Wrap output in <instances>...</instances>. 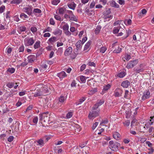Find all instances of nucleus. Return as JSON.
<instances>
[{
	"mask_svg": "<svg viewBox=\"0 0 154 154\" xmlns=\"http://www.w3.org/2000/svg\"><path fill=\"white\" fill-rule=\"evenodd\" d=\"M109 147L112 151H116L118 148L120 146V144L117 142L114 143L112 141H110L109 142Z\"/></svg>",
	"mask_w": 154,
	"mask_h": 154,
	"instance_id": "f257e3e1",
	"label": "nucleus"
},
{
	"mask_svg": "<svg viewBox=\"0 0 154 154\" xmlns=\"http://www.w3.org/2000/svg\"><path fill=\"white\" fill-rule=\"evenodd\" d=\"M24 45L26 46L32 45L35 42L33 38L27 37L24 40Z\"/></svg>",
	"mask_w": 154,
	"mask_h": 154,
	"instance_id": "f03ea898",
	"label": "nucleus"
},
{
	"mask_svg": "<svg viewBox=\"0 0 154 154\" xmlns=\"http://www.w3.org/2000/svg\"><path fill=\"white\" fill-rule=\"evenodd\" d=\"M99 113L100 109L97 110H92L89 114L88 118L90 119L93 120L99 116Z\"/></svg>",
	"mask_w": 154,
	"mask_h": 154,
	"instance_id": "7ed1b4c3",
	"label": "nucleus"
},
{
	"mask_svg": "<svg viewBox=\"0 0 154 154\" xmlns=\"http://www.w3.org/2000/svg\"><path fill=\"white\" fill-rule=\"evenodd\" d=\"M138 63V60H131L128 62L126 66L128 69L132 68L135 66Z\"/></svg>",
	"mask_w": 154,
	"mask_h": 154,
	"instance_id": "20e7f679",
	"label": "nucleus"
},
{
	"mask_svg": "<svg viewBox=\"0 0 154 154\" xmlns=\"http://www.w3.org/2000/svg\"><path fill=\"white\" fill-rule=\"evenodd\" d=\"M32 7L30 5L26 6L23 9V11L29 15L32 14Z\"/></svg>",
	"mask_w": 154,
	"mask_h": 154,
	"instance_id": "39448f33",
	"label": "nucleus"
},
{
	"mask_svg": "<svg viewBox=\"0 0 154 154\" xmlns=\"http://www.w3.org/2000/svg\"><path fill=\"white\" fill-rule=\"evenodd\" d=\"M39 119L41 120H43L44 122L46 121L49 120L48 119V112H44L41 114H39Z\"/></svg>",
	"mask_w": 154,
	"mask_h": 154,
	"instance_id": "423d86ee",
	"label": "nucleus"
},
{
	"mask_svg": "<svg viewBox=\"0 0 154 154\" xmlns=\"http://www.w3.org/2000/svg\"><path fill=\"white\" fill-rule=\"evenodd\" d=\"M123 91L119 88H117L114 91V95L116 97H120L122 96Z\"/></svg>",
	"mask_w": 154,
	"mask_h": 154,
	"instance_id": "0eeeda50",
	"label": "nucleus"
},
{
	"mask_svg": "<svg viewBox=\"0 0 154 154\" xmlns=\"http://www.w3.org/2000/svg\"><path fill=\"white\" fill-rule=\"evenodd\" d=\"M121 57L122 60L124 61H128L131 58L130 54L125 53Z\"/></svg>",
	"mask_w": 154,
	"mask_h": 154,
	"instance_id": "6e6552de",
	"label": "nucleus"
},
{
	"mask_svg": "<svg viewBox=\"0 0 154 154\" xmlns=\"http://www.w3.org/2000/svg\"><path fill=\"white\" fill-rule=\"evenodd\" d=\"M72 52V48L71 47H69L66 48L64 53L65 56H67L70 55Z\"/></svg>",
	"mask_w": 154,
	"mask_h": 154,
	"instance_id": "1a4fd4ad",
	"label": "nucleus"
},
{
	"mask_svg": "<svg viewBox=\"0 0 154 154\" xmlns=\"http://www.w3.org/2000/svg\"><path fill=\"white\" fill-rule=\"evenodd\" d=\"M150 96V92L148 91L145 92L143 93V94L142 97V99L144 100L146 99L149 98Z\"/></svg>",
	"mask_w": 154,
	"mask_h": 154,
	"instance_id": "9d476101",
	"label": "nucleus"
},
{
	"mask_svg": "<svg viewBox=\"0 0 154 154\" xmlns=\"http://www.w3.org/2000/svg\"><path fill=\"white\" fill-rule=\"evenodd\" d=\"M113 138L116 140H119L120 139L121 135L117 132H115L113 133Z\"/></svg>",
	"mask_w": 154,
	"mask_h": 154,
	"instance_id": "9b49d317",
	"label": "nucleus"
},
{
	"mask_svg": "<svg viewBox=\"0 0 154 154\" xmlns=\"http://www.w3.org/2000/svg\"><path fill=\"white\" fill-rule=\"evenodd\" d=\"M143 64H140L139 66V67L137 68L135 71L139 73L143 72L144 70V68L143 67Z\"/></svg>",
	"mask_w": 154,
	"mask_h": 154,
	"instance_id": "f8f14e48",
	"label": "nucleus"
},
{
	"mask_svg": "<svg viewBox=\"0 0 154 154\" xmlns=\"http://www.w3.org/2000/svg\"><path fill=\"white\" fill-rule=\"evenodd\" d=\"M66 129L65 126L60 127H58V133L60 134H63L66 131Z\"/></svg>",
	"mask_w": 154,
	"mask_h": 154,
	"instance_id": "ddd939ff",
	"label": "nucleus"
},
{
	"mask_svg": "<svg viewBox=\"0 0 154 154\" xmlns=\"http://www.w3.org/2000/svg\"><path fill=\"white\" fill-rule=\"evenodd\" d=\"M57 76L59 77L60 79H63L66 76V75L64 71H62L57 74Z\"/></svg>",
	"mask_w": 154,
	"mask_h": 154,
	"instance_id": "4468645a",
	"label": "nucleus"
},
{
	"mask_svg": "<svg viewBox=\"0 0 154 154\" xmlns=\"http://www.w3.org/2000/svg\"><path fill=\"white\" fill-rule=\"evenodd\" d=\"M35 57L34 55H30L28 57V59L29 63L33 62L35 60Z\"/></svg>",
	"mask_w": 154,
	"mask_h": 154,
	"instance_id": "2eb2a0df",
	"label": "nucleus"
},
{
	"mask_svg": "<svg viewBox=\"0 0 154 154\" xmlns=\"http://www.w3.org/2000/svg\"><path fill=\"white\" fill-rule=\"evenodd\" d=\"M130 85V82L128 80H125L122 82L121 86L124 88H127Z\"/></svg>",
	"mask_w": 154,
	"mask_h": 154,
	"instance_id": "dca6fc26",
	"label": "nucleus"
},
{
	"mask_svg": "<svg viewBox=\"0 0 154 154\" xmlns=\"http://www.w3.org/2000/svg\"><path fill=\"white\" fill-rule=\"evenodd\" d=\"M110 4L112 7H115L116 8H119V5L116 2L113 0L110 2Z\"/></svg>",
	"mask_w": 154,
	"mask_h": 154,
	"instance_id": "f3484780",
	"label": "nucleus"
},
{
	"mask_svg": "<svg viewBox=\"0 0 154 154\" xmlns=\"http://www.w3.org/2000/svg\"><path fill=\"white\" fill-rule=\"evenodd\" d=\"M36 144L42 147L44 145V141L42 139H40L37 141Z\"/></svg>",
	"mask_w": 154,
	"mask_h": 154,
	"instance_id": "a211bd4d",
	"label": "nucleus"
},
{
	"mask_svg": "<svg viewBox=\"0 0 154 154\" xmlns=\"http://www.w3.org/2000/svg\"><path fill=\"white\" fill-rule=\"evenodd\" d=\"M83 44L81 40L78 41L76 44V46L77 49H78L81 48Z\"/></svg>",
	"mask_w": 154,
	"mask_h": 154,
	"instance_id": "6ab92c4d",
	"label": "nucleus"
},
{
	"mask_svg": "<svg viewBox=\"0 0 154 154\" xmlns=\"http://www.w3.org/2000/svg\"><path fill=\"white\" fill-rule=\"evenodd\" d=\"M40 42L39 41H37L34 45L33 47L34 49L38 48L40 46Z\"/></svg>",
	"mask_w": 154,
	"mask_h": 154,
	"instance_id": "aec40b11",
	"label": "nucleus"
},
{
	"mask_svg": "<svg viewBox=\"0 0 154 154\" xmlns=\"http://www.w3.org/2000/svg\"><path fill=\"white\" fill-rule=\"evenodd\" d=\"M91 41H88L85 45L84 48V50H89V47L91 44Z\"/></svg>",
	"mask_w": 154,
	"mask_h": 154,
	"instance_id": "412c9836",
	"label": "nucleus"
},
{
	"mask_svg": "<svg viewBox=\"0 0 154 154\" xmlns=\"http://www.w3.org/2000/svg\"><path fill=\"white\" fill-rule=\"evenodd\" d=\"M70 32H73V34L74 35H76L78 34V32L76 30L75 28L74 27H71L70 29Z\"/></svg>",
	"mask_w": 154,
	"mask_h": 154,
	"instance_id": "4be33fe9",
	"label": "nucleus"
},
{
	"mask_svg": "<svg viewBox=\"0 0 154 154\" xmlns=\"http://www.w3.org/2000/svg\"><path fill=\"white\" fill-rule=\"evenodd\" d=\"M26 27L24 26H20L18 29V32L19 34H21V32H24L26 30Z\"/></svg>",
	"mask_w": 154,
	"mask_h": 154,
	"instance_id": "5701e85b",
	"label": "nucleus"
},
{
	"mask_svg": "<svg viewBox=\"0 0 154 154\" xmlns=\"http://www.w3.org/2000/svg\"><path fill=\"white\" fill-rule=\"evenodd\" d=\"M126 75V73L122 71L119 72L117 74V76L120 78H122L124 77Z\"/></svg>",
	"mask_w": 154,
	"mask_h": 154,
	"instance_id": "b1692460",
	"label": "nucleus"
},
{
	"mask_svg": "<svg viewBox=\"0 0 154 154\" xmlns=\"http://www.w3.org/2000/svg\"><path fill=\"white\" fill-rule=\"evenodd\" d=\"M107 48L105 46H102L98 50L101 53H104L107 50Z\"/></svg>",
	"mask_w": 154,
	"mask_h": 154,
	"instance_id": "393cba45",
	"label": "nucleus"
},
{
	"mask_svg": "<svg viewBox=\"0 0 154 154\" xmlns=\"http://www.w3.org/2000/svg\"><path fill=\"white\" fill-rule=\"evenodd\" d=\"M57 41L56 38L55 37H53L50 38L48 40V42L52 44Z\"/></svg>",
	"mask_w": 154,
	"mask_h": 154,
	"instance_id": "a878e982",
	"label": "nucleus"
},
{
	"mask_svg": "<svg viewBox=\"0 0 154 154\" xmlns=\"http://www.w3.org/2000/svg\"><path fill=\"white\" fill-rule=\"evenodd\" d=\"M69 18L70 20H71L74 21H77V17L75 16L73 14L69 16Z\"/></svg>",
	"mask_w": 154,
	"mask_h": 154,
	"instance_id": "bb28decb",
	"label": "nucleus"
},
{
	"mask_svg": "<svg viewBox=\"0 0 154 154\" xmlns=\"http://www.w3.org/2000/svg\"><path fill=\"white\" fill-rule=\"evenodd\" d=\"M76 6V5L74 2H72L71 4H69L68 5L69 8L72 10L75 9Z\"/></svg>",
	"mask_w": 154,
	"mask_h": 154,
	"instance_id": "cd10ccee",
	"label": "nucleus"
},
{
	"mask_svg": "<svg viewBox=\"0 0 154 154\" xmlns=\"http://www.w3.org/2000/svg\"><path fill=\"white\" fill-rule=\"evenodd\" d=\"M62 31L61 30L57 29H56L54 32L53 33L54 35H60L62 33Z\"/></svg>",
	"mask_w": 154,
	"mask_h": 154,
	"instance_id": "c85d7f7f",
	"label": "nucleus"
},
{
	"mask_svg": "<svg viewBox=\"0 0 154 154\" xmlns=\"http://www.w3.org/2000/svg\"><path fill=\"white\" fill-rule=\"evenodd\" d=\"M66 97L61 96L59 98V101L60 103H63L66 100Z\"/></svg>",
	"mask_w": 154,
	"mask_h": 154,
	"instance_id": "c756f323",
	"label": "nucleus"
},
{
	"mask_svg": "<svg viewBox=\"0 0 154 154\" xmlns=\"http://www.w3.org/2000/svg\"><path fill=\"white\" fill-rule=\"evenodd\" d=\"M124 97L126 99H130V96L129 94V91L128 90H126L125 91Z\"/></svg>",
	"mask_w": 154,
	"mask_h": 154,
	"instance_id": "7c9ffc66",
	"label": "nucleus"
},
{
	"mask_svg": "<svg viewBox=\"0 0 154 154\" xmlns=\"http://www.w3.org/2000/svg\"><path fill=\"white\" fill-rule=\"evenodd\" d=\"M22 1V0H13L11 2V3L12 4H18L20 3Z\"/></svg>",
	"mask_w": 154,
	"mask_h": 154,
	"instance_id": "2f4dec72",
	"label": "nucleus"
},
{
	"mask_svg": "<svg viewBox=\"0 0 154 154\" xmlns=\"http://www.w3.org/2000/svg\"><path fill=\"white\" fill-rule=\"evenodd\" d=\"M85 100V97H83L80 99L79 101L76 102V105H79V104H81L82 103H83Z\"/></svg>",
	"mask_w": 154,
	"mask_h": 154,
	"instance_id": "473e14b6",
	"label": "nucleus"
},
{
	"mask_svg": "<svg viewBox=\"0 0 154 154\" xmlns=\"http://www.w3.org/2000/svg\"><path fill=\"white\" fill-rule=\"evenodd\" d=\"M97 91V89L96 88H94L92 89V90H90L88 92V94L90 95H92L96 92Z\"/></svg>",
	"mask_w": 154,
	"mask_h": 154,
	"instance_id": "72a5a7b5",
	"label": "nucleus"
},
{
	"mask_svg": "<svg viewBox=\"0 0 154 154\" xmlns=\"http://www.w3.org/2000/svg\"><path fill=\"white\" fill-rule=\"evenodd\" d=\"M88 78V77L86 78L85 76L83 75H81L80 76V79L81 81L83 83H84L85 82L86 79Z\"/></svg>",
	"mask_w": 154,
	"mask_h": 154,
	"instance_id": "f704fd0d",
	"label": "nucleus"
},
{
	"mask_svg": "<svg viewBox=\"0 0 154 154\" xmlns=\"http://www.w3.org/2000/svg\"><path fill=\"white\" fill-rule=\"evenodd\" d=\"M15 84L17 85V83L14 82L9 83L7 84V86L10 88H11L14 87Z\"/></svg>",
	"mask_w": 154,
	"mask_h": 154,
	"instance_id": "c9c22d12",
	"label": "nucleus"
},
{
	"mask_svg": "<svg viewBox=\"0 0 154 154\" xmlns=\"http://www.w3.org/2000/svg\"><path fill=\"white\" fill-rule=\"evenodd\" d=\"M101 28V26H97L95 30V33L96 34H98L99 33Z\"/></svg>",
	"mask_w": 154,
	"mask_h": 154,
	"instance_id": "e433bc0d",
	"label": "nucleus"
},
{
	"mask_svg": "<svg viewBox=\"0 0 154 154\" xmlns=\"http://www.w3.org/2000/svg\"><path fill=\"white\" fill-rule=\"evenodd\" d=\"M125 24L127 26L130 25L132 23V21L130 19H128L127 20H125L124 22Z\"/></svg>",
	"mask_w": 154,
	"mask_h": 154,
	"instance_id": "4c0bfd02",
	"label": "nucleus"
},
{
	"mask_svg": "<svg viewBox=\"0 0 154 154\" xmlns=\"http://www.w3.org/2000/svg\"><path fill=\"white\" fill-rule=\"evenodd\" d=\"M60 2V0H53L51 1V4L55 5H57Z\"/></svg>",
	"mask_w": 154,
	"mask_h": 154,
	"instance_id": "58836bf2",
	"label": "nucleus"
},
{
	"mask_svg": "<svg viewBox=\"0 0 154 154\" xmlns=\"http://www.w3.org/2000/svg\"><path fill=\"white\" fill-rule=\"evenodd\" d=\"M111 87V86L110 84H108L106 86H104L103 87V91H105L108 90Z\"/></svg>",
	"mask_w": 154,
	"mask_h": 154,
	"instance_id": "ea45409f",
	"label": "nucleus"
},
{
	"mask_svg": "<svg viewBox=\"0 0 154 154\" xmlns=\"http://www.w3.org/2000/svg\"><path fill=\"white\" fill-rule=\"evenodd\" d=\"M20 17L22 19H27L28 18V17L25 14L22 13L20 15Z\"/></svg>",
	"mask_w": 154,
	"mask_h": 154,
	"instance_id": "a19ab883",
	"label": "nucleus"
},
{
	"mask_svg": "<svg viewBox=\"0 0 154 154\" xmlns=\"http://www.w3.org/2000/svg\"><path fill=\"white\" fill-rule=\"evenodd\" d=\"M30 30L33 34H35L37 31V28L35 26H32Z\"/></svg>",
	"mask_w": 154,
	"mask_h": 154,
	"instance_id": "79ce46f5",
	"label": "nucleus"
},
{
	"mask_svg": "<svg viewBox=\"0 0 154 154\" xmlns=\"http://www.w3.org/2000/svg\"><path fill=\"white\" fill-rule=\"evenodd\" d=\"M38 120L37 116H34L32 118V122L35 124H36L37 123Z\"/></svg>",
	"mask_w": 154,
	"mask_h": 154,
	"instance_id": "37998d69",
	"label": "nucleus"
},
{
	"mask_svg": "<svg viewBox=\"0 0 154 154\" xmlns=\"http://www.w3.org/2000/svg\"><path fill=\"white\" fill-rule=\"evenodd\" d=\"M104 17L105 20H109L110 19L112 18V16L111 15H104Z\"/></svg>",
	"mask_w": 154,
	"mask_h": 154,
	"instance_id": "c03bdc74",
	"label": "nucleus"
},
{
	"mask_svg": "<svg viewBox=\"0 0 154 154\" xmlns=\"http://www.w3.org/2000/svg\"><path fill=\"white\" fill-rule=\"evenodd\" d=\"M130 123V121L129 120H127L123 122V124L125 126L128 127Z\"/></svg>",
	"mask_w": 154,
	"mask_h": 154,
	"instance_id": "a18cd8bd",
	"label": "nucleus"
},
{
	"mask_svg": "<svg viewBox=\"0 0 154 154\" xmlns=\"http://www.w3.org/2000/svg\"><path fill=\"white\" fill-rule=\"evenodd\" d=\"M108 122V120L107 119H106L104 120H102L101 122L100 123V125L101 126H104L103 124H106Z\"/></svg>",
	"mask_w": 154,
	"mask_h": 154,
	"instance_id": "49530a36",
	"label": "nucleus"
},
{
	"mask_svg": "<svg viewBox=\"0 0 154 154\" xmlns=\"http://www.w3.org/2000/svg\"><path fill=\"white\" fill-rule=\"evenodd\" d=\"M122 20H118L115 21L113 24L114 26L120 25L122 23Z\"/></svg>",
	"mask_w": 154,
	"mask_h": 154,
	"instance_id": "de8ad7c7",
	"label": "nucleus"
},
{
	"mask_svg": "<svg viewBox=\"0 0 154 154\" xmlns=\"http://www.w3.org/2000/svg\"><path fill=\"white\" fill-rule=\"evenodd\" d=\"M69 29V26L67 23L65 24L63 27V29L64 31H68Z\"/></svg>",
	"mask_w": 154,
	"mask_h": 154,
	"instance_id": "09e8293b",
	"label": "nucleus"
},
{
	"mask_svg": "<svg viewBox=\"0 0 154 154\" xmlns=\"http://www.w3.org/2000/svg\"><path fill=\"white\" fill-rule=\"evenodd\" d=\"M15 71V69L13 68H9L7 70V71L11 73H14Z\"/></svg>",
	"mask_w": 154,
	"mask_h": 154,
	"instance_id": "8fccbe9b",
	"label": "nucleus"
},
{
	"mask_svg": "<svg viewBox=\"0 0 154 154\" xmlns=\"http://www.w3.org/2000/svg\"><path fill=\"white\" fill-rule=\"evenodd\" d=\"M59 13L60 14H63L65 11V9L64 8H61L59 9Z\"/></svg>",
	"mask_w": 154,
	"mask_h": 154,
	"instance_id": "3c124183",
	"label": "nucleus"
},
{
	"mask_svg": "<svg viewBox=\"0 0 154 154\" xmlns=\"http://www.w3.org/2000/svg\"><path fill=\"white\" fill-rule=\"evenodd\" d=\"M146 10L145 9H143L141 10V13L140 12L139 13L138 15L139 16H141V14H143V15H145L146 14Z\"/></svg>",
	"mask_w": 154,
	"mask_h": 154,
	"instance_id": "603ef678",
	"label": "nucleus"
},
{
	"mask_svg": "<svg viewBox=\"0 0 154 154\" xmlns=\"http://www.w3.org/2000/svg\"><path fill=\"white\" fill-rule=\"evenodd\" d=\"M122 49L120 47H118L117 49H116L114 51V52L116 53H119L122 51Z\"/></svg>",
	"mask_w": 154,
	"mask_h": 154,
	"instance_id": "864d4df0",
	"label": "nucleus"
},
{
	"mask_svg": "<svg viewBox=\"0 0 154 154\" xmlns=\"http://www.w3.org/2000/svg\"><path fill=\"white\" fill-rule=\"evenodd\" d=\"M73 114L72 112H68L66 115V117L67 119H69L72 117Z\"/></svg>",
	"mask_w": 154,
	"mask_h": 154,
	"instance_id": "5fc2aeb1",
	"label": "nucleus"
},
{
	"mask_svg": "<svg viewBox=\"0 0 154 154\" xmlns=\"http://www.w3.org/2000/svg\"><path fill=\"white\" fill-rule=\"evenodd\" d=\"M55 18L57 20L59 21H62V20L60 16L58 15H55L54 16Z\"/></svg>",
	"mask_w": 154,
	"mask_h": 154,
	"instance_id": "6e6d98bb",
	"label": "nucleus"
},
{
	"mask_svg": "<svg viewBox=\"0 0 154 154\" xmlns=\"http://www.w3.org/2000/svg\"><path fill=\"white\" fill-rule=\"evenodd\" d=\"M24 47L23 45H21L20 46L19 49V52H23L24 51Z\"/></svg>",
	"mask_w": 154,
	"mask_h": 154,
	"instance_id": "4d7b16f0",
	"label": "nucleus"
},
{
	"mask_svg": "<svg viewBox=\"0 0 154 154\" xmlns=\"http://www.w3.org/2000/svg\"><path fill=\"white\" fill-rule=\"evenodd\" d=\"M52 31V29L51 28H50L49 27H47V28L44 30L43 31V33H45V32H51Z\"/></svg>",
	"mask_w": 154,
	"mask_h": 154,
	"instance_id": "13d9d810",
	"label": "nucleus"
},
{
	"mask_svg": "<svg viewBox=\"0 0 154 154\" xmlns=\"http://www.w3.org/2000/svg\"><path fill=\"white\" fill-rule=\"evenodd\" d=\"M12 48L11 47H8L6 49V51L8 54H10L12 51Z\"/></svg>",
	"mask_w": 154,
	"mask_h": 154,
	"instance_id": "bf43d9fd",
	"label": "nucleus"
},
{
	"mask_svg": "<svg viewBox=\"0 0 154 154\" xmlns=\"http://www.w3.org/2000/svg\"><path fill=\"white\" fill-rule=\"evenodd\" d=\"M99 106V105L97 104V103H96L93 107L92 110H97V109H98Z\"/></svg>",
	"mask_w": 154,
	"mask_h": 154,
	"instance_id": "052dcab7",
	"label": "nucleus"
},
{
	"mask_svg": "<svg viewBox=\"0 0 154 154\" xmlns=\"http://www.w3.org/2000/svg\"><path fill=\"white\" fill-rule=\"evenodd\" d=\"M119 27L115 28L113 31V33L115 34L118 33L119 32Z\"/></svg>",
	"mask_w": 154,
	"mask_h": 154,
	"instance_id": "680f3d73",
	"label": "nucleus"
},
{
	"mask_svg": "<svg viewBox=\"0 0 154 154\" xmlns=\"http://www.w3.org/2000/svg\"><path fill=\"white\" fill-rule=\"evenodd\" d=\"M41 93L40 91H38L35 92L34 94V96L35 97H38V96H41Z\"/></svg>",
	"mask_w": 154,
	"mask_h": 154,
	"instance_id": "e2e57ef3",
	"label": "nucleus"
},
{
	"mask_svg": "<svg viewBox=\"0 0 154 154\" xmlns=\"http://www.w3.org/2000/svg\"><path fill=\"white\" fill-rule=\"evenodd\" d=\"M33 11L36 13H40L41 12V10L38 8H35L34 9Z\"/></svg>",
	"mask_w": 154,
	"mask_h": 154,
	"instance_id": "0e129e2a",
	"label": "nucleus"
},
{
	"mask_svg": "<svg viewBox=\"0 0 154 154\" xmlns=\"http://www.w3.org/2000/svg\"><path fill=\"white\" fill-rule=\"evenodd\" d=\"M98 123L97 122H95L94 124L93 125L92 127V129L93 130H94L96 127L98 125Z\"/></svg>",
	"mask_w": 154,
	"mask_h": 154,
	"instance_id": "69168bd1",
	"label": "nucleus"
},
{
	"mask_svg": "<svg viewBox=\"0 0 154 154\" xmlns=\"http://www.w3.org/2000/svg\"><path fill=\"white\" fill-rule=\"evenodd\" d=\"M95 2L94 1H93L90 4V8H93L95 6Z\"/></svg>",
	"mask_w": 154,
	"mask_h": 154,
	"instance_id": "338daca9",
	"label": "nucleus"
},
{
	"mask_svg": "<svg viewBox=\"0 0 154 154\" xmlns=\"http://www.w3.org/2000/svg\"><path fill=\"white\" fill-rule=\"evenodd\" d=\"M14 20L17 21L18 22L20 20V19L19 18L18 15H16L14 17Z\"/></svg>",
	"mask_w": 154,
	"mask_h": 154,
	"instance_id": "774afa93",
	"label": "nucleus"
}]
</instances>
